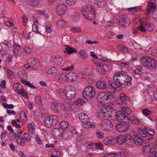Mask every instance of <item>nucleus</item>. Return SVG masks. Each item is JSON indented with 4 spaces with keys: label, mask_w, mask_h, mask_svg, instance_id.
Segmentation results:
<instances>
[{
    "label": "nucleus",
    "mask_w": 157,
    "mask_h": 157,
    "mask_svg": "<svg viewBox=\"0 0 157 157\" xmlns=\"http://www.w3.org/2000/svg\"><path fill=\"white\" fill-rule=\"evenodd\" d=\"M66 22L62 19L59 20L56 23L57 27L59 28L65 27L66 26Z\"/></svg>",
    "instance_id": "32"
},
{
    "label": "nucleus",
    "mask_w": 157,
    "mask_h": 157,
    "mask_svg": "<svg viewBox=\"0 0 157 157\" xmlns=\"http://www.w3.org/2000/svg\"><path fill=\"white\" fill-rule=\"evenodd\" d=\"M127 124L130 126L132 123H135V121H137L138 120L135 117L133 116L129 117V119H127Z\"/></svg>",
    "instance_id": "38"
},
{
    "label": "nucleus",
    "mask_w": 157,
    "mask_h": 157,
    "mask_svg": "<svg viewBox=\"0 0 157 157\" xmlns=\"http://www.w3.org/2000/svg\"><path fill=\"white\" fill-rule=\"evenodd\" d=\"M110 90L109 92L108 93L100 92L98 93L97 97L98 101L103 104L110 102L112 104L113 100L115 99V97L110 93H112L111 92Z\"/></svg>",
    "instance_id": "4"
},
{
    "label": "nucleus",
    "mask_w": 157,
    "mask_h": 157,
    "mask_svg": "<svg viewBox=\"0 0 157 157\" xmlns=\"http://www.w3.org/2000/svg\"><path fill=\"white\" fill-rule=\"evenodd\" d=\"M144 129L147 130V134L150 136H153L155 134V132L153 129L149 127H146L144 128Z\"/></svg>",
    "instance_id": "47"
},
{
    "label": "nucleus",
    "mask_w": 157,
    "mask_h": 157,
    "mask_svg": "<svg viewBox=\"0 0 157 157\" xmlns=\"http://www.w3.org/2000/svg\"><path fill=\"white\" fill-rule=\"evenodd\" d=\"M82 11L83 17L87 20H92L95 18V10L93 5L89 4L83 6Z\"/></svg>",
    "instance_id": "3"
},
{
    "label": "nucleus",
    "mask_w": 157,
    "mask_h": 157,
    "mask_svg": "<svg viewBox=\"0 0 157 157\" xmlns=\"http://www.w3.org/2000/svg\"><path fill=\"white\" fill-rule=\"evenodd\" d=\"M19 117L21 120L24 122H26L27 120V118L25 114L23 112H21L19 113Z\"/></svg>",
    "instance_id": "45"
},
{
    "label": "nucleus",
    "mask_w": 157,
    "mask_h": 157,
    "mask_svg": "<svg viewBox=\"0 0 157 157\" xmlns=\"http://www.w3.org/2000/svg\"><path fill=\"white\" fill-rule=\"evenodd\" d=\"M71 30L72 32L75 33H79L81 31V29L77 27H72L71 28Z\"/></svg>",
    "instance_id": "51"
},
{
    "label": "nucleus",
    "mask_w": 157,
    "mask_h": 157,
    "mask_svg": "<svg viewBox=\"0 0 157 157\" xmlns=\"http://www.w3.org/2000/svg\"><path fill=\"white\" fill-rule=\"evenodd\" d=\"M127 9L128 11L131 13H135L138 12L140 9L137 6H135L128 8Z\"/></svg>",
    "instance_id": "50"
},
{
    "label": "nucleus",
    "mask_w": 157,
    "mask_h": 157,
    "mask_svg": "<svg viewBox=\"0 0 157 157\" xmlns=\"http://www.w3.org/2000/svg\"><path fill=\"white\" fill-rule=\"evenodd\" d=\"M23 136L24 139L27 142H29L31 140V136L28 133H25L24 134Z\"/></svg>",
    "instance_id": "53"
},
{
    "label": "nucleus",
    "mask_w": 157,
    "mask_h": 157,
    "mask_svg": "<svg viewBox=\"0 0 157 157\" xmlns=\"http://www.w3.org/2000/svg\"><path fill=\"white\" fill-rule=\"evenodd\" d=\"M59 128L62 129L67 128L68 126V122L66 121H63L60 122L59 124Z\"/></svg>",
    "instance_id": "39"
},
{
    "label": "nucleus",
    "mask_w": 157,
    "mask_h": 157,
    "mask_svg": "<svg viewBox=\"0 0 157 157\" xmlns=\"http://www.w3.org/2000/svg\"><path fill=\"white\" fill-rule=\"evenodd\" d=\"M127 16L124 15H120L118 19V24L121 27L126 28L125 25L127 24L126 19Z\"/></svg>",
    "instance_id": "18"
},
{
    "label": "nucleus",
    "mask_w": 157,
    "mask_h": 157,
    "mask_svg": "<svg viewBox=\"0 0 157 157\" xmlns=\"http://www.w3.org/2000/svg\"><path fill=\"white\" fill-rule=\"evenodd\" d=\"M134 142L136 145H141L144 143V141L140 136L135 135Z\"/></svg>",
    "instance_id": "31"
},
{
    "label": "nucleus",
    "mask_w": 157,
    "mask_h": 157,
    "mask_svg": "<svg viewBox=\"0 0 157 157\" xmlns=\"http://www.w3.org/2000/svg\"><path fill=\"white\" fill-rule=\"evenodd\" d=\"M94 4L99 8L107 7L109 2L108 0H94Z\"/></svg>",
    "instance_id": "16"
},
{
    "label": "nucleus",
    "mask_w": 157,
    "mask_h": 157,
    "mask_svg": "<svg viewBox=\"0 0 157 157\" xmlns=\"http://www.w3.org/2000/svg\"><path fill=\"white\" fill-rule=\"evenodd\" d=\"M97 137L99 139L103 138L104 137V134L101 132H96Z\"/></svg>",
    "instance_id": "62"
},
{
    "label": "nucleus",
    "mask_w": 157,
    "mask_h": 157,
    "mask_svg": "<svg viewBox=\"0 0 157 157\" xmlns=\"http://www.w3.org/2000/svg\"><path fill=\"white\" fill-rule=\"evenodd\" d=\"M116 119L119 122H121L124 120L129 119V117L126 116L124 113L121 111H118L116 114Z\"/></svg>",
    "instance_id": "17"
},
{
    "label": "nucleus",
    "mask_w": 157,
    "mask_h": 157,
    "mask_svg": "<svg viewBox=\"0 0 157 157\" xmlns=\"http://www.w3.org/2000/svg\"><path fill=\"white\" fill-rule=\"evenodd\" d=\"M16 139L18 144L22 146L25 145V140L22 137L17 136L16 138Z\"/></svg>",
    "instance_id": "37"
},
{
    "label": "nucleus",
    "mask_w": 157,
    "mask_h": 157,
    "mask_svg": "<svg viewBox=\"0 0 157 157\" xmlns=\"http://www.w3.org/2000/svg\"><path fill=\"white\" fill-rule=\"evenodd\" d=\"M63 59V58L59 55H54L53 58V63L56 66L61 65Z\"/></svg>",
    "instance_id": "23"
},
{
    "label": "nucleus",
    "mask_w": 157,
    "mask_h": 157,
    "mask_svg": "<svg viewBox=\"0 0 157 157\" xmlns=\"http://www.w3.org/2000/svg\"><path fill=\"white\" fill-rule=\"evenodd\" d=\"M45 126L49 128L55 126L59 122V118L56 115H52L48 116L44 120Z\"/></svg>",
    "instance_id": "8"
},
{
    "label": "nucleus",
    "mask_w": 157,
    "mask_h": 157,
    "mask_svg": "<svg viewBox=\"0 0 157 157\" xmlns=\"http://www.w3.org/2000/svg\"><path fill=\"white\" fill-rule=\"evenodd\" d=\"M96 86L98 89H104L106 88L107 84L104 80L100 79L97 82Z\"/></svg>",
    "instance_id": "22"
},
{
    "label": "nucleus",
    "mask_w": 157,
    "mask_h": 157,
    "mask_svg": "<svg viewBox=\"0 0 157 157\" xmlns=\"http://www.w3.org/2000/svg\"><path fill=\"white\" fill-rule=\"evenodd\" d=\"M141 64L144 67H147L150 69L155 68L157 63L154 59H151L148 57H145L142 58Z\"/></svg>",
    "instance_id": "7"
},
{
    "label": "nucleus",
    "mask_w": 157,
    "mask_h": 157,
    "mask_svg": "<svg viewBox=\"0 0 157 157\" xmlns=\"http://www.w3.org/2000/svg\"><path fill=\"white\" fill-rule=\"evenodd\" d=\"M95 95V90L94 88L90 85L86 86L83 91V97L87 100L93 99Z\"/></svg>",
    "instance_id": "6"
},
{
    "label": "nucleus",
    "mask_w": 157,
    "mask_h": 157,
    "mask_svg": "<svg viewBox=\"0 0 157 157\" xmlns=\"http://www.w3.org/2000/svg\"><path fill=\"white\" fill-rule=\"evenodd\" d=\"M33 17V18H34V16ZM33 21L34 24H33L32 25V29L33 31L36 33H37L39 34H42L40 33V32L38 31V26L37 25V24H38V21L36 19L33 18Z\"/></svg>",
    "instance_id": "35"
},
{
    "label": "nucleus",
    "mask_w": 157,
    "mask_h": 157,
    "mask_svg": "<svg viewBox=\"0 0 157 157\" xmlns=\"http://www.w3.org/2000/svg\"><path fill=\"white\" fill-rule=\"evenodd\" d=\"M11 123L13 126H15L17 128H21V125L20 124H17L16 120H13L12 121Z\"/></svg>",
    "instance_id": "55"
},
{
    "label": "nucleus",
    "mask_w": 157,
    "mask_h": 157,
    "mask_svg": "<svg viewBox=\"0 0 157 157\" xmlns=\"http://www.w3.org/2000/svg\"><path fill=\"white\" fill-rule=\"evenodd\" d=\"M128 137L129 139H130L131 135L129 134H127L125 135L118 136L116 138V142L119 144H123L126 142Z\"/></svg>",
    "instance_id": "13"
},
{
    "label": "nucleus",
    "mask_w": 157,
    "mask_h": 157,
    "mask_svg": "<svg viewBox=\"0 0 157 157\" xmlns=\"http://www.w3.org/2000/svg\"><path fill=\"white\" fill-rule=\"evenodd\" d=\"M74 66L73 64H71L69 66H68L67 67L64 68L63 69V70L64 71H71L74 69Z\"/></svg>",
    "instance_id": "60"
},
{
    "label": "nucleus",
    "mask_w": 157,
    "mask_h": 157,
    "mask_svg": "<svg viewBox=\"0 0 157 157\" xmlns=\"http://www.w3.org/2000/svg\"><path fill=\"white\" fill-rule=\"evenodd\" d=\"M93 62L96 66L98 67L96 68V70L97 72L101 74H105L106 72L104 68H102L101 67L103 65L99 63L98 62H97L96 60L93 61Z\"/></svg>",
    "instance_id": "24"
},
{
    "label": "nucleus",
    "mask_w": 157,
    "mask_h": 157,
    "mask_svg": "<svg viewBox=\"0 0 157 157\" xmlns=\"http://www.w3.org/2000/svg\"><path fill=\"white\" fill-rule=\"evenodd\" d=\"M55 78L61 82H64L66 81V73H59L55 76Z\"/></svg>",
    "instance_id": "28"
},
{
    "label": "nucleus",
    "mask_w": 157,
    "mask_h": 157,
    "mask_svg": "<svg viewBox=\"0 0 157 157\" xmlns=\"http://www.w3.org/2000/svg\"><path fill=\"white\" fill-rule=\"evenodd\" d=\"M21 82L23 84H24L27 86H28L30 87L32 89H36V87H35L33 85H32V84L29 83V82L27 81L25 79H21Z\"/></svg>",
    "instance_id": "42"
},
{
    "label": "nucleus",
    "mask_w": 157,
    "mask_h": 157,
    "mask_svg": "<svg viewBox=\"0 0 157 157\" xmlns=\"http://www.w3.org/2000/svg\"><path fill=\"white\" fill-rule=\"evenodd\" d=\"M77 76L78 75L73 72L66 73V81H74L76 80Z\"/></svg>",
    "instance_id": "19"
},
{
    "label": "nucleus",
    "mask_w": 157,
    "mask_h": 157,
    "mask_svg": "<svg viewBox=\"0 0 157 157\" xmlns=\"http://www.w3.org/2000/svg\"><path fill=\"white\" fill-rule=\"evenodd\" d=\"M27 127L29 132L33 134L35 131V125L34 123L32 122L29 124L27 125Z\"/></svg>",
    "instance_id": "36"
},
{
    "label": "nucleus",
    "mask_w": 157,
    "mask_h": 157,
    "mask_svg": "<svg viewBox=\"0 0 157 157\" xmlns=\"http://www.w3.org/2000/svg\"><path fill=\"white\" fill-rule=\"evenodd\" d=\"M13 88L17 94L25 98H28L27 94L25 91L21 83L19 82L14 83L13 84Z\"/></svg>",
    "instance_id": "10"
},
{
    "label": "nucleus",
    "mask_w": 157,
    "mask_h": 157,
    "mask_svg": "<svg viewBox=\"0 0 157 157\" xmlns=\"http://www.w3.org/2000/svg\"><path fill=\"white\" fill-rule=\"evenodd\" d=\"M51 25L49 24L48 25L45 26V31L47 33H50L52 32V29H51Z\"/></svg>",
    "instance_id": "58"
},
{
    "label": "nucleus",
    "mask_w": 157,
    "mask_h": 157,
    "mask_svg": "<svg viewBox=\"0 0 157 157\" xmlns=\"http://www.w3.org/2000/svg\"><path fill=\"white\" fill-rule=\"evenodd\" d=\"M67 9V6L65 4H59L56 7V13L60 16L63 15L66 13Z\"/></svg>",
    "instance_id": "12"
},
{
    "label": "nucleus",
    "mask_w": 157,
    "mask_h": 157,
    "mask_svg": "<svg viewBox=\"0 0 157 157\" xmlns=\"http://www.w3.org/2000/svg\"><path fill=\"white\" fill-rule=\"evenodd\" d=\"M61 131L60 139L62 138L65 140L67 139L70 137L71 135V131H63L62 129Z\"/></svg>",
    "instance_id": "27"
},
{
    "label": "nucleus",
    "mask_w": 157,
    "mask_h": 157,
    "mask_svg": "<svg viewBox=\"0 0 157 157\" xmlns=\"http://www.w3.org/2000/svg\"><path fill=\"white\" fill-rule=\"evenodd\" d=\"M66 51H64L65 52H67V53L71 54L75 52H77V50L75 49L70 47H67L66 48Z\"/></svg>",
    "instance_id": "41"
},
{
    "label": "nucleus",
    "mask_w": 157,
    "mask_h": 157,
    "mask_svg": "<svg viewBox=\"0 0 157 157\" xmlns=\"http://www.w3.org/2000/svg\"><path fill=\"white\" fill-rule=\"evenodd\" d=\"M114 24V21L112 19L110 21H107L106 22V25L107 27H110L113 25Z\"/></svg>",
    "instance_id": "63"
},
{
    "label": "nucleus",
    "mask_w": 157,
    "mask_h": 157,
    "mask_svg": "<svg viewBox=\"0 0 157 157\" xmlns=\"http://www.w3.org/2000/svg\"><path fill=\"white\" fill-rule=\"evenodd\" d=\"M115 83L113 82L109 81L108 86L111 92L113 94L116 92V91H119L121 89V87L123 84L131 85V77L128 75L124 74L123 72H118L115 73L113 77Z\"/></svg>",
    "instance_id": "1"
},
{
    "label": "nucleus",
    "mask_w": 157,
    "mask_h": 157,
    "mask_svg": "<svg viewBox=\"0 0 157 157\" xmlns=\"http://www.w3.org/2000/svg\"><path fill=\"white\" fill-rule=\"evenodd\" d=\"M80 19V14L77 11L75 12L71 17L72 21L74 22L78 21Z\"/></svg>",
    "instance_id": "30"
},
{
    "label": "nucleus",
    "mask_w": 157,
    "mask_h": 157,
    "mask_svg": "<svg viewBox=\"0 0 157 157\" xmlns=\"http://www.w3.org/2000/svg\"><path fill=\"white\" fill-rule=\"evenodd\" d=\"M142 113L144 116L147 117L151 114V112L147 109H145L143 110Z\"/></svg>",
    "instance_id": "56"
},
{
    "label": "nucleus",
    "mask_w": 157,
    "mask_h": 157,
    "mask_svg": "<svg viewBox=\"0 0 157 157\" xmlns=\"http://www.w3.org/2000/svg\"><path fill=\"white\" fill-rule=\"evenodd\" d=\"M62 129L59 128H53L52 131V133L54 136L57 139H60V135Z\"/></svg>",
    "instance_id": "25"
},
{
    "label": "nucleus",
    "mask_w": 157,
    "mask_h": 157,
    "mask_svg": "<svg viewBox=\"0 0 157 157\" xmlns=\"http://www.w3.org/2000/svg\"><path fill=\"white\" fill-rule=\"evenodd\" d=\"M57 69L54 67H51L47 71V72L48 75L54 76L57 72Z\"/></svg>",
    "instance_id": "34"
},
{
    "label": "nucleus",
    "mask_w": 157,
    "mask_h": 157,
    "mask_svg": "<svg viewBox=\"0 0 157 157\" xmlns=\"http://www.w3.org/2000/svg\"><path fill=\"white\" fill-rule=\"evenodd\" d=\"M66 2L68 5L72 6L75 4L76 0H66Z\"/></svg>",
    "instance_id": "59"
},
{
    "label": "nucleus",
    "mask_w": 157,
    "mask_h": 157,
    "mask_svg": "<svg viewBox=\"0 0 157 157\" xmlns=\"http://www.w3.org/2000/svg\"><path fill=\"white\" fill-rule=\"evenodd\" d=\"M57 112L59 113L62 112V116L65 118H67L69 115L68 111L67 110L66 107L63 103L59 102V104Z\"/></svg>",
    "instance_id": "11"
},
{
    "label": "nucleus",
    "mask_w": 157,
    "mask_h": 157,
    "mask_svg": "<svg viewBox=\"0 0 157 157\" xmlns=\"http://www.w3.org/2000/svg\"><path fill=\"white\" fill-rule=\"evenodd\" d=\"M79 54L82 57L83 59H86L88 57V55L86 53L84 49H81L79 52Z\"/></svg>",
    "instance_id": "49"
},
{
    "label": "nucleus",
    "mask_w": 157,
    "mask_h": 157,
    "mask_svg": "<svg viewBox=\"0 0 157 157\" xmlns=\"http://www.w3.org/2000/svg\"><path fill=\"white\" fill-rule=\"evenodd\" d=\"M18 77L20 78H25L26 75V73L25 71L24 70L19 71L17 72Z\"/></svg>",
    "instance_id": "43"
},
{
    "label": "nucleus",
    "mask_w": 157,
    "mask_h": 157,
    "mask_svg": "<svg viewBox=\"0 0 157 157\" xmlns=\"http://www.w3.org/2000/svg\"><path fill=\"white\" fill-rule=\"evenodd\" d=\"M59 102H57L56 101L52 102L51 105V108L57 112Z\"/></svg>",
    "instance_id": "44"
},
{
    "label": "nucleus",
    "mask_w": 157,
    "mask_h": 157,
    "mask_svg": "<svg viewBox=\"0 0 157 157\" xmlns=\"http://www.w3.org/2000/svg\"><path fill=\"white\" fill-rule=\"evenodd\" d=\"M114 111L113 109L110 106L102 107L98 113V117L104 119L101 122V129L107 132L112 131L113 126L111 122L107 119L111 117L112 113Z\"/></svg>",
    "instance_id": "2"
},
{
    "label": "nucleus",
    "mask_w": 157,
    "mask_h": 157,
    "mask_svg": "<svg viewBox=\"0 0 157 157\" xmlns=\"http://www.w3.org/2000/svg\"><path fill=\"white\" fill-rule=\"evenodd\" d=\"M147 25L143 21H140V25L138 27V29L140 31L144 32L146 31V29L145 26Z\"/></svg>",
    "instance_id": "33"
},
{
    "label": "nucleus",
    "mask_w": 157,
    "mask_h": 157,
    "mask_svg": "<svg viewBox=\"0 0 157 157\" xmlns=\"http://www.w3.org/2000/svg\"><path fill=\"white\" fill-rule=\"evenodd\" d=\"M120 98L117 100L118 103L120 105L123 104H126L127 100H128V97L123 93H121L120 95Z\"/></svg>",
    "instance_id": "21"
},
{
    "label": "nucleus",
    "mask_w": 157,
    "mask_h": 157,
    "mask_svg": "<svg viewBox=\"0 0 157 157\" xmlns=\"http://www.w3.org/2000/svg\"><path fill=\"white\" fill-rule=\"evenodd\" d=\"M104 143L106 145L114 144L115 143V140L113 137H107L103 140Z\"/></svg>",
    "instance_id": "29"
},
{
    "label": "nucleus",
    "mask_w": 157,
    "mask_h": 157,
    "mask_svg": "<svg viewBox=\"0 0 157 157\" xmlns=\"http://www.w3.org/2000/svg\"><path fill=\"white\" fill-rule=\"evenodd\" d=\"M3 69L7 72V74L10 77L12 76L14 73L11 70L8 69L6 67H4Z\"/></svg>",
    "instance_id": "52"
},
{
    "label": "nucleus",
    "mask_w": 157,
    "mask_h": 157,
    "mask_svg": "<svg viewBox=\"0 0 157 157\" xmlns=\"http://www.w3.org/2000/svg\"><path fill=\"white\" fill-rule=\"evenodd\" d=\"M138 132L139 134L144 137H146L147 136V130L139 128L138 129Z\"/></svg>",
    "instance_id": "40"
},
{
    "label": "nucleus",
    "mask_w": 157,
    "mask_h": 157,
    "mask_svg": "<svg viewBox=\"0 0 157 157\" xmlns=\"http://www.w3.org/2000/svg\"><path fill=\"white\" fill-rule=\"evenodd\" d=\"M121 109L124 113H125L128 115L132 113L131 109L128 107H123L121 108Z\"/></svg>",
    "instance_id": "46"
},
{
    "label": "nucleus",
    "mask_w": 157,
    "mask_h": 157,
    "mask_svg": "<svg viewBox=\"0 0 157 157\" xmlns=\"http://www.w3.org/2000/svg\"><path fill=\"white\" fill-rule=\"evenodd\" d=\"M152 17L153 19L156 21H157V12L156 11L155 12H152Z\"/></svg>",
    "instance_id": "64"
},
{
    "label": "nucleus",
    "mask_w": 157,
    "mask_h": 157,
    "mask_svg": "<svg viewBox=\"0 0 157 157\" xmlns=\"http://www.w3.org/2000/svg\"><path fill=\"white\" fill-rule=\"evenodd\" d=\"M156 4L153 2H148L147 9V11L148 14L151 12H155L156 10Z\"/></svg>",
    "instance_id": "20"
},
{
    "label": "nucleus",
    "mask_w": 157,
    "mask_h": 157,
    "mask_svg": "<svg viewBox=\"0 0 157 157\" xmlns=\"http://www.w3.org/2000/svg\"><path fill=\"white\" fill-rule=\"evenodd\" d=\"M78 117L82 122L84 128H94L95 127V123L90 121L89 117L84 113H81L78 115Z\"/></svg>",
    "instance_id": "5"
},
{
    "label": "nucleus",
    "mask_w": 157,
    "mask_h": 157,
    "mask_svg": "<svg viewBox=\"0 0 157 157\" xmlns=\"http://www.w3.org/2000/svg\"><path fill=\"white\" fill-rule=\"evenodd\" d=\"M27 3L29 5L35 6L39 3L38 0H27Z\"/></svg>",
    "instance_id": "48"
},
{
    "label": "nucleus",
    "mask_w": 157,
    "mask_h": 157,
    "mask_svg": "<svg viewBox=\"0 0 157 157\" xmlns=\"http://www.w3.org/2000/svg\"><path fill=\"white\" fill-rule=\"evenodd\" d=\"M28 60L31 69L36 70L38 68L40 64L38 60L35 58H29Z\"/></svg>",
    "instance_id": "15"
},
{
    "label": "nucleus",
    "mask_w": 157,
    "mask_h": 157,
    "mask_svg": "<svg viewBox=\"0 0 157 157\" xmlns=\"http://www.w3.org/2000/svg\"><path fill=\"white\" fill-rule=\"evenodd\" d=\"M77 92L75 88L71 86H66L65 89V96L68 100H72L76 97Z\"/></svg>",
    "instance_id": "9"
},
{
    "label": "nucleus",
    "mask_w": 157,
    "mask_h": 157,
    "mask_svg": "<svg viewBox=\"0 0 157 157\" xmlns=\"http://www.w3.org/2000/svg\"><path fill=\"white\" fill-rule=\"evenodd\" d=\"M133 72L136 75L140 74L142 73L141 67L140 66L137 67L135 70H133Z\"/></svg>",
    "instance_id": "54"
},
{
    "label": "nucleus",
    "mask_w": 157,
    "mask_h": 157,
    "mask_svg": "<svg viewBox=\"0 0 157 157\" xmlns=\"http://www.w3.org/2000/svg\"><path fill=\"white\" fill-rule=\"evenodd\" d=\"M129 126L125 121L122 124H118L116 125V129L119 132H125L129 128Z\"/></svg>",
    "instance_id": "14"
},
{
    "label": "nucleus",
    "mask_w": 157,
    "mask_h": 157,
    "mask_svg": "<svg viewBox=\"0 0 157 157\" xmlns=\"http://www.w3.org/2000/svg\"><path fill=\"white\" fill-rule=\"evenodd\" d=\"M147 25V30L149 31H152L155 28L154 25L151 23H148Z\"/></svg>",
    "instance_id": "57"
},
{
    "label": "nucleus",
    "mask_w": 157,
    "mask_h": 157,
    "mask_svg": "<svg viewBox=\"0 0 157 157\" xmlns=\"http://www.w3.org/2000/svg\"><path fill=\"white\" fill-rule=\"evenodd\" d=\"M89 147L92 150H94L97 149V145L96 143H90L88 144Z\"/></svg>",
    "instance_id": "61"
},
{
    "label": "nucleus",
    "mask_w": 157,
    "mask_h": 157,
    "mask_svg": "<svg viewBox=\"0 0 157 157\" xmlns=\"http://www.w3.org/2000/svg\"><path fill=\"white\" fill-rule=\"evenodd\" d=\"M68 109L70 111L75 112L78 110V106L76 103H70L68 104Z\"/></svg>",
    "instance_id": "26"
}]
</instances>
